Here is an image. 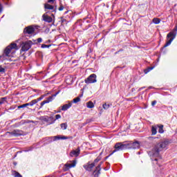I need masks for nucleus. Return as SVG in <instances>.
<instances>
[{"mask_svg": "<svg viewBox=\"0 0 177 177\" xmlns=\"http://www.w3.org/2000/svg\"><path fill=\"white\" fill-rule=\"evenodd\" d=\"M169 145V142L168 141H163L158 143L152 150V156H153L154 157L158 156L160 151H162L164 149H167V147Z\"/></svg>", "mask_w": 177, "mask_h": 177, "instance_id": "nucleus-1", "label": "nucleus"}, {"mask_svg": "<svg viewBox=\"0 0 177 177\" xmlns=\"http://www.w3.org/2000/svg\"><path fill=\"white\" fill-rule=\"evenodd\" d=\"M176 31H177V26L175 27L173 31L168 33L167 35L168 41L165 44V48H167V46H169V44L172 43V41H174V39H175V37H176Z\"/></svg>", "mask_w": 177, "mask_h": 177, "instance_id": "nucleus-2", "label": "nucleus"}, {"mask_svg": "<svg viewBox=\"0 0 177 177\" xmlns=\"http://www.w3.org/2000/svg\"><path fill=\"white\" fill-rule=\"evenodd\" d=\"M19 48H17V44L15 43H12L10 45L6 47L4 50V53L6 56H10V53H15L16 50H17Z\"/></svg>", "mask_w": 177, "mask_h": 177, "instance_id": "nucleus-3", "label": "nucleus"}, {"mask_svg": "<svg viewBox=\"0 0 177 177\" xmlns=\"http://www.w3.org/2000/svg\"><path fill=\"white\" fill-rule=\"evenodd\" d=\"M125 149H128L127 142H118L115 145V150H113V151L111 154H114L115 151H120V150H125Z\"/></svg>", "mask_w": 177, "mask_h": 177, "instance_id": "nucleus-4", "label": "nucleus"}, {"mask_svg": "<svg viewBox=\"0 0 177 177\" xmlns=\"http://www.w3.org/2000/svg\"><path fill=\"white\" fill-rule=\"evenodd\" d=\"M77 165V160H71L66 163L64 166V171L66 172L70 169V168H74Z\"/></svg>", "mask_w": 177, "mask_h": 177, "instance_id": "nucleus-5", "label": "nucleus"}, {"mask_svg": "<svg viewBox=\"0 0 177 177\" xmlns=\"http://www.w3.org/2000/svg\"><path fill=\"white\" fill-rule=\"evenodd\" d=\"M97 80H96V75L91 74L88 78L84 80L85 84H95Z\"/></svg>", "mask_w": 177, "mask_h": 177, "instance_id": "nucleus-6", "label": "nucleus"}, {"mask_svg": "<svg viewBox=\"0 0 177 177\" xmlns=\"http://www.w3.org/2000/svg\"><path fill=\"white\" fill-rule=\"evenodd\" d=\"M32 44H34V42H32V41L31 40H28L26 41L21 48L22 52H27V50H28V49L31 48V46L32 45Z\"/></svg>", "mask_w": 177, "mask_h": 177, "instance_id": "nucleus-7", "label": "nucleus"}, {"mask_svg": "<svg viewBox=\"0 0 177 177\" xmlns=\"http://www.w3.org/2000/svg\"><path fill=\"white\" fill-rule=\"evenodd\" d=\"M140 147V143L138 141L134 142H127V149H139Z\"/></svg>", "mask_w": 177, "mask_h": 177, "instance_id": "nucleus-8", "label": "nucleus"}, {"mask_svg": "<svg viewBox=\"0 0 177 177\" xmlns=\"http://www.w3.org/2000/svg\"><path fill=\"white\" fill-rule=\"evenodd\" d=\"M7 133H9V135H11L12 136H21L23 135V131L21 130H14L11 132H8Z\"/></svg>", "mask_w": 177, "mask_h": 177, "instance_id": "nucleus-9", "label": "nucleus"}, {"mask_svg": "<svg viewBox=\"0 0 177 177\" xmlns=\"http://www.w3.org/2000/svg\"><path fill=\"white\" fill-rule=\"evenodd\" d=\"M42 19L44 21H46V23H52V21H53V18L48 15L47 13H45L42 15Z\"/></svg>", "mask_w": 177, "mask_h": 177, "instance_id": "nucleus-10", "label": "nucleus"}, {"mask_svg": "<svg viewBox=\"0 0 177 177\" xmlns=\"http://www.w3.org/2000/svg\"><path fill=\"white\" fill-rule=\"evenodd\" d=\"M34 31H35V29L34 28V27L31 26H29L26 28H24V32L26 33V34H34Z\"/></svg>", "mask_w": 177, "mask_h": 177, "instance_id": "nucleus-11", "label": "nucleus"}, {"mask_svg": "<svg viewBox=\"0 0 177 177\" xmlns=\"http://www.w3.org/2000/svg\"><path fill=\"white\" fill-rule=\"evenodd\" d=\"M57 93H56V94L53 95V96L49 97L47 100L41 102L40 107H42L44 104H46V103H50V102H52V100H53V97H56Z\"/></svg>", "mask_w": 177, "mask_h": 177, "instance_id": "nucleus-12", "label": "nucleus"}, {"mask_svg": "<svg viewBox=\"0 0 177 177\" xmlns=\"http://www.w3.org/2000/svg\"><path fill=\"white\" fill-rule=\"evenodd\" d=\"M93 167H95V163H87L86 165H84V168L86 169V171H92V169H93Z\"/></svg>", "mask_w": 177, "mask_h": 177, "instance_id": "nucleus-13", "label": "nucleus"}, {"mask_svg": "<svg viewBox=\"0 0 177 177\" xmlns=\"http://www.w3.org/2000/svg\"><path fill=\"white\" fill-rule=\"evenodd\" d=\"M80 152L81 150L80 149V148H77V149L71 151L70 156L71 157H78V156H80Z\"/></svg>", "mask_w": 177, "mask_h": 177, "instance_id": "nucleus-14", "label": "nucleus"}, {"mask_svg": "<svg viewBox=\"0 0 177 177\" xmlns=\"http://www.w3.org/2000/svg\"><path fill=\"white\" fill-rule=\"evenodd\" d=\"M44 9H47L48 10H53V12H56V8H55V6L49 3L44 4Z\"/></svg>", "mask_w": 177, "mask_h": 177, "instance_id": "nucleus-15", "label": "nucleus"}, {"mask_svg": "<svg viewBox=\"0 0 177 177\" xmlns=\"http://www.w3.org/2000/svg\"><path fill=\"white\" fill-rule=\"evenodd\" d=\"M100 174V165L96 167V169L93 172L95 177L99 176Z\"/></svg>", "mask_w": 177, "mask_h": 177, "instance_id": "nucleus-16", "label": "nucleus"}, {"mask_svg": "<svg viewBox=\"0 0 177 177\" xmlns=\"http://www.w3.org/2000/svg\"><path fill=\"white\" fill-rule=\"evenodd\" d=\"M86 106L88 109H93V107H95V104H93V102L92 101H89V102H86Z\"/></svg>", "mask_w": 177, "mask_h": 177, "instance_id": "nucleus-17", "label": "nucleus"}, {"mask_svg": "<svg viewBox=\"0 0 177 177\" xmlns=\"http://www.w3.org/2000/svg\"><path fill=\"white\" fill-rule=\"evenodd\" d=\"M71 106V103L64 104L62 108V111H66V110H68V109H70Z\"/></svg>", "mask_w": 177, "mask_h": 177, "instance_id": "nucleus-18", "label": "nucleus"}, {"mask_svg": "<svg viewBox=\"0 0 177 177\" xmlns=\"http://www.w3.org/2000/svg\"><path fill=\"white\" fill-rule=\"evenodd\" d=\"M158 127L159 128L158 129L159 133H164V125L160 124V125H158Z\"/></svg>", "mask_w": 177, "mask_h": 177, "instance_id": "nucleus-19", "label": "nucleus"}, {"mask_svg": "<svg viewBox=\"0 0 177 177\" xmlns=\"http://www.w3.org/2000/svg\"><path fill=\"white\" fill-rule=\"evenodd\" d=\"M54 139H55V140H60V139H63V140H64V139H68V138H67V137H66V136H62V137H61L60 136H55L54 137Z\"/></svg>", "mask_w": 177, "mask_h": 177, "instance_id": "nucleus-20", "label": "nucleus"}, {"mask_svg": "<svg viewBox=\"0 0 177 177\" xmlns=\"http://www.w3.org/2000/svg\"><path fill=\"white\" fill-rule=\"evenodd\" d=\"M152 21L154 24H160V23H161V19L158 18H153Z\"/></svg>", "mask_w": 177, "mask_h": 177, "instance_id": "nucleus-21", "label": "nucleus"}, {"mask_svg": "<svg viewBox=\"0 0 177 177\" xmlns=\"http://www.w3.org/2000/svg\"><path fill=\"white\" fill-rule=\"evenodd\" d=\"M38 102L37 100H33L30 102L28 103V106H34V104H37Z\"/></svg>", "mask_w": 177, "mask_h": 177, "instance_id": "nucleus-22", "label": "nucleus"}, {"mask_svg": "<svg viewBox=\"0 0 177 177\" xmlns=\"http://www.w3.org/2000/svg\"><path fill=\"white\" fill-rule=\"evenodd\" d=\"M60 127L63 130L67 129V123H62Z\"/></svg>", "mask_w": 177, "mask_h": 177, "instance_id": "nucleus-23", "label": "nucleus"}, {"mask_svg": "<svg viewBox=\"0 0 177 177\" xmlns=\"http://www.w3.org/2000/svg\"><path fill=\"white\" fill-rule=\"evenodd\" d=\"M151 132L152 135H156L157 133V128L152 127Z\"/></svg>", "mask_w": 177, "mask_h": 177, "instance_id": "nucleus-24", "label": "nucleus"}, {"mask_svg": "<svg viewBox=\"0 0 177 177\" xmlns=\"http://www.w3.org/2000/svg\"><path fill=\"white\" fill-rule=\"evenodd\" d=\"M153 68H154L153 66L149 67L147 69H145L144 72L145 73V74H147V73H149V71H151Z\"/></svg>", "mask_w": 177, "mask_h": 177, "instance_id": "nucleus-25", "label": "nucleus"}, {"mask_svg": "<svg viewBox=\"0 0 177 177\" xmlns=\"http://www.w3.org/2000/svg\"><path fill=\"white\" fill-rule=\"evenodd\" d=\"M78 102H81V98L80 97L73 99V103H78Z\"/></svg>", "mask_w": 177, "mask_h": 177, "instance_id": "nucleus-26", "label": "nucleus"}, {"mask_svg": "<svg viewBox=\"0 0 177 177\" xmlns=\"http://www.w3.org/2000/svg\"><path fill=\"white\" fill-rule=\"evenodd\" d=\"M103 109H104V110H107L109 107H110V104H104L102 106Z\"/></svg>", "mask_w": 177, "mask_h": 177, "instance_id": "nucleus-27", "label": "nucleus"}, {"mask_svg": "<svg viewBox=\"0 0 177 177\" xmlns=\"http://www.w3.org/2000/svg\"><path fill=\"white\" fill-rule=\"evenodd\" d=\"M5 102H6V97H3V98L0 99V104H3V103H5Z\"/></svg>", "mask_w": 177, "mask_h": 177, "instance_id": "nucleus-28", "label": "nucleus"}, {"mask_svg": "<svg viewBox=\"0 0 177 177\" xmlns=\"http://www.w3.org/2000/svg\"><path fill=\"white\" fill-rule=\"evenodd\" d=\"M27 106H29L28 105V103H26V104H22V105H20L18 106V109H23L24 107H27Z\"/></svg>", "mask_w": 177, "mask_h": 177, "instance_id": "nucleus-29", "label": "nucleus"}, {"mask_svg": "<svg viewBox=\"0 0 177 177\" xmlns=\"http://www.w3.org/2000/svg\"><path fill=\"white\" fill-rule=\"evenodd\" d=\"M14 176L15 177H23L22 176L20 175V174L17 171H14Z\"/></svg>", "mask_w": 177, "mask_h": 177, "instance_id": "nucleus-30", "label": "nucleus"}, {"mask_svg": "<svg viewBox=\"0 0 177 177\" xmlns=\"http://www.w3.org/2000/svg\"><path fill=\"white\" fill-rule=\"evenodd\" d=\"M50 45H46V44H42L41 48H49Z\"/></svg>", "mask_w": 177, "mask_h": 177, "instance_id": "nucleus-31", "label": "nucleus"}, {"mask_svg": "<svg viewBox=\"0 0 177 177\" xmlns=\"http://www.w3.org/2000/svg\"><path fill=\"white\" fill-rule=\"evenodd\" d=\"M42 99H44V96H41L37 99H36V101L38 102H41V100H42Z\"/></svg>", "mask_w": 177, "mask_h": 177, "instance_id": "nucleus-32", "label": "nucleus"}, {"mask_svg": "<svg viewBox=\"0 0 177 177\" xmlns=\"http://www.w3.org/2000/svg\"><path fill=\"white\" fill-rule=\"evenodd\" d=\"M0 73H5V68L0 66Z\"/></svg>", "mask_w": 177, "mask_h": 177, "instance_id": "nucleus-33", "label": "nucleus"}, {"mask_svg": "<svg viewBox=\"0 0 177 177\" xmlns=\"http://www.w3.org/2000/svg\"><path fill=\"white\" fill-rule=\"evenodd\" d=\"M60 118H62V115H59V114L55 115V119H56V120H59V119H60Z\"/></svg>", "mask_w": 177, "mask_h": 177, "instance_id": "nucleus-34", "label": "nucleus"}, {"mask_svg": "<svg viewBox=\"0 0 177 177\" xmlns=\"http://www.w3.org/2000/svg\"><path fill=\"white\" fill-rule=\"evenodd\" d=\"M56 0H48V3H55V1Z\"/></svg>", "mask_w": 177, "mask_h": 177, "instance_id": "nucleus-35", "label": "nucleus"}, {"mask_svg": "<svg viewBox=\"0 0 177 177\" xmlns=\"http://www.w3.org/2000/svg\"><path fill=\"white\" fill-rule=\"evenodd\" d=\"M156 104H157V101H153L151 102V106H156Z\"/></svg>", "mask_w": 177, "mask_h": 177, "instance_id": "nucleus-36", "label": "nucleus"}, {"mask_svg": "<svg viewBox=\"0 0 177 177\" xmlns=\"http://www.w3.org/2000/svg\"><path fill=\"white\" fill-rule=\"evenodd\" d=\"M63 9H64V7L63 6H60V7L59 8V11H62V10H63Z\"/></svg>", "mask_w": 177, "mask_h": 177, "instance_id": "nucleus-37", "label": "nucleus"}, {"mask_svg": "<svg viewBox=\"0 0 177 177\" xmlns=\"http://www.w3.org/2000/svg\"><path fill=\"white\" fill-rule=\"evenodd\" d=\"M3 8H2V4L0 3V15L2 13Z\"/></svg>", "mask_w": 177, "mask_h": 177, "instance_id": "nucleus-38", "label": "nucleus"}, {"mask_svg": "<svg viewBox=\"0 0 177 177\" xmlns=\"http://www.w3.org/2000/svg\"><path fill=\"white\" fill-rule=\"evenodd\" d=\"M37 42L39 44L41 42H42V38H38L37 39Z\"/></svg>", "mask_w": 177, "mask_h": 177, "instance_id": "nucleus-39", "label": "nucleus"}, {"mask_svg": "<svg viewBox=\"0 0 177 177\" xmlns=\"http://www.w3.org/2000/svg\"><path fill=\"white\" fill-rule=\"evenodd\" d=\"M99 161H100V159H99V158L95 159L94 160V164H95V162H99Z\"/></svg>", "mask_w": 177, "mask_h": 177, "instance_id": "nucleus-40", "label": "nucleus"}, {"mask_svg": "<svg viewBox=\"0 0 177 177\" xmlns=\"http://www.w3.org/2000/svg\"><path fill=\"white\" fill-rule=\"evenodd\" d=\"M51 16H52L53 17H55V15H53V14H52Z\"/></svg>", "mask_w": 177, "mask_h": 177, "instance_id": "nucleus-41", "label": "nucleus"}]
</instances>
